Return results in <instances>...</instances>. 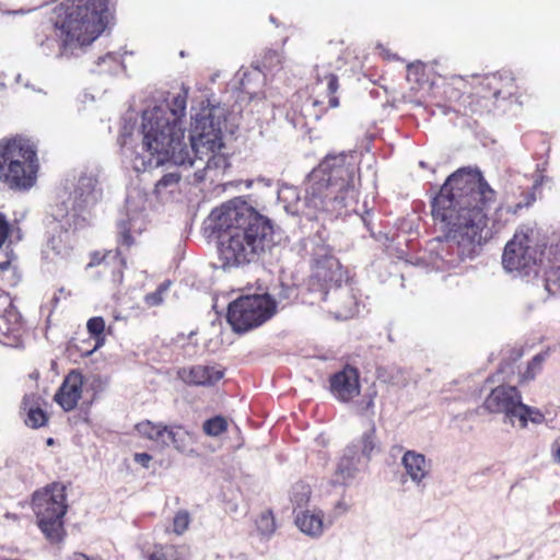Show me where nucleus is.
I'll return each instance as SVG.
<instances>
[{"label":"nucleus","mask_w":560,"mask_h":560,"mask_svg":"<svg viewBox=\"0 0 560 560\" xmlns=\"http://www.w3.org/2000/svg\"><path fill=\"white\" fill-rule=\"evenodd\" d=\"M495 198L480 171L459 168L431 199L432 220L443 234L438 240L451 243L460 260L472 258L482 245Z\"/></svg>","instance_id":"obj_1"},{"label":"nucleus","mask_w":560,"mask_h":560,"mask_svg":"<svg viewBox=\"0 0 560 560\" xmlns=\"http://www.w3.org/2000/svg\"><path fill=\"white\" fill-rule=\"evenodd\" d=\"M187 90L171 102L154 106L142 115V147L154 159L155 165L173 162L190 163L191 156L184 140L182 119L186 115Z\"/></svg>","instance_id":"obj_2"},{"label":"nucleus","mask_w":560,"mask_h":560,"mask_svg":"<svg viewBox=\"0 0 560 560\" xmlns=\"http://www.w3.org/2000/svg\"><path fill=\"white\" fill-rule=\"evenodd\" d=\"M110 18L109 0H71L58 26L60 56L70 57L77 49L94 42Z\"/></svg>","instance_id":"obj_3"},{"label":"nucleus","mask_w":560,"mask_h":560,"mask_svg":"<svg viewBox=\"0 0 560 560\" xmlns=\"http://www.w3.org/2000/svg\"><path fill=\"white\" fill-rule=\"evenodd\" d=\"M318 172H311L305 182L304 205L306 214L312 220H334L355 210L354 195L339 194L329 182L318 177Z\"/></svg>","instance_id":"obj_4"},{"label":"nucleus","mask_w":560,"mask_h":560,"mask_svg":"<svg viewBox=\"0 0 560 560\" xmlns=\"http://www.w3.org/2000/svg\"><path fill=\"white\" fill-rule=\"evenodd\" d=\"M67 487L52 482L34 492L32 508L37 525L50 542H59L66 535L63 517L67 513Z\"/></svg>","instance_id":"obj_5"},{"label":"nucleus","mask_w":560,"mask_h":560,"mask_svg":"<svg viewBox=\"0 0 560 560\" xmlns=\"http://www.w3.org/2000/svg\"><path fill=\"white\" fill-rule=\"evenodd\" d=\"M190 149L191 162L187 165H194L196 160H205L203 171L220 170L225 171L229 166L226 155L219 152L222 147L221 129L215 126L211 115H197L190 129ZM183 165H186L184 163Z\"/></svg>","instance_id":"obj_6"},{"label":"nucleus","mask_w":560,"mask_h":560,"mask_svg":"<svg viewBox=\"0 0 560 560\" xmlns=\"http://www.w3.org/2000/svg\"><path fill=\"white\" fill-rule=\"evenodd\" d=\"M312 172H318V177L329 182L339 194L353 191L354 202L358 203L359 191L355 182L359 180V165L353 154L339 153L327 155Z\"/></svg>","instance_id":"obj_7"},{"label":"nucleus","mask_w":560,"mask_h":560,"mask_svg":"<svg viewBox=\"0 0 560 560\" xmlns=\"http://www.w3.org/2000/svg\"><path fill=\"white\" fill-rule=\"evenodd\" d=\"M348 279V270L339 259L331 254H325L315 258L308 284L312 291L320 292L322 299L327 300L328 293Z\"/></svg>","instance_id":"obj_8"},{"label":"nucleus","mask_w":560,"mask_h":560,"mask_svg":"<svg viewBox=\"0 0 560 560\" xmlns=\"http://www.w3.org/2000/svg\"><path fill=\"white\" fill-rule=\"evenodd\" d=\"M482 407L490 413H504L511 421H524L529 406L522 402V394L515 386L499 385L486 397Z\"/></svg>","instance_id":"obj_9"},{"label":"nucleus","mask_w":560,"mask_h":560,"mask_svg":"<svg viewBox=\"0 0 560 560\" xmlns=\"http://www.w3.org/2000/svg\"><path fill=\"white\" fill-rule=\"evenodd\" d=\"M538 250L529 235L523 231L516 232L504 247L502 265L509 271L525 270L536 266Z\"/></svg>","instance_id":"obj_10"},{"label":"nucleus","mask_w":560,"mask_h":560,"mask_svg":"<svg viewBox=\"0 0 560 560\" xmlns=\"http://www.w3.org/2000/svg\"><path fill=\"white\" fill-rule=\"evenodd\" d=\"M339 88L338 77L334 73L325 74L312 86V94L305 103L306 115L319 119L329 108L339 105L336 92Z\"/></svg>","instance_id":"obj_11"},{"label":"nucleus","mask_w":560,"mask_h":560,"mask_svg":"<svg viewBox=\"0 0 560 560\" xmlns=\"http://www.w3.org/2000/svg\"><path fill=\"white\" fill-rule=\"evenodd\" d=\"M24 324L9 293L0 289V343L18 348L23 342Z\"/></svg>","instance_id":"obj_12"},{"label":"nucleus","mask_w":560,"mask_h":560,"mask_svg":"<svg viewBox=\"0 0 560 560\" xmlns=\"http://www.w3.org/2000/svg\"><path fill=\"white\" fill-rule=\"evenodd\" d=\"M38 161L0 158V179L11 188H30L36 180Z\"/></svg>","instance_id":"obj_13"},{"label":"nucleus","mask_w":560,"mask_h":560,"mask_svg":"<svg viewBox=\"0 0 560 560\" xmlns=\"http://www.w3.org/2000/svg\"><path fill=\"white\" fill-rule=\"evenodd\" d=\"M212 229L219 235H230L240 228H245V200L242 197L232 199L210 213Z\"/></svg>","instance_id":"obj_14"},{"label":"nucleus","mask_w":560,"mask_h":560,"mask_svg":"<svg viewBox=\"0 0 560 560\" xmlns=\"http://www.w3.org/2000/svg\"><path fill=\"white\" fill-rule=\"evenodd\" d=\"M273 245V226L270 220L247 207V247L254 255L264 254Z\"/></svg>","instance_id":"obj_15"},{"label":"nucleus","mask_w":560,"mask_h":560,"mask_svg":"<svg viewBox=\"0 0 560 560\" xmlns=\"http://www.w3.org/2000/svg\"><path fill=\"white\" fill-rule=\"evenodd\" d=\"M480 88L489 94L493 103L514 98L516 103L523 104L520 86L512 71L501 70L487 74L481 80Z\"/></svg>","instance_id":"obj_16"},{"label":"nucleus","mask_w":560,"mask_h":560,"mask_svg":"<svg viewBox=\"0 0 560 560\" xmlns=\"http://www.w3.org/2000/svg\"><path fill=\"white\" fill-rule=\"evenodd\" d=\"M328 383L330 394L339 402L348 404L361 393L360 371L350 364L332 373Z\"/></svg>","instance_id":"obj_17"},{"label":"nucleus","mask_w":560,"mask_h":560,"mask_svg":"<svg viewBox=\"0 0 560 560\" xmlns=\"http://www.w3.org/2000/svg\"><path fill=\"white\" fill-rule=\"evenodd\" d=\"M220 259L223 269H231L241 266L245 261V228L237 226L234 233L219 235Z\"/></svg>","instance_id":"obj_18"},{"label":"nucleus","mask_w":560,"mask_h":560,"mask_svg":"<svg viewBox=\"0 0 560 560\" xmlns=\"http://www.w3.org/2000/svg\"><path fill=\"white\" fill-rule=\"evenodd\" d=\"M177 377L189 386H214L224 376L220 365H190L177 370Z\"/></svg>","instance_id":"obj_19"},{"label":"nucleus","mask_w":560,"mask_h":560,"mask_svg":"<svg viewBox=\"0 0 560 560\" xmlns=\"http://www.w3.org/2000/svg\"><path fill=\"white\" fill-rule=\"evenodd\" d=\"M277 313V302L269 295H247V330L257 328Z\"/></svg>","instance_id":"obj_20"},{"label":"nucleus","mask_w":560,"mask_h":560,"mask_svg":"<svg viewBox=\"0 0 560 560\" xmlns=\"http://www.w3.org/2000/svg\"><path fill=\"white\" fill-rule=\"evenodd\" d=\"M328 311L337 319H349L358 312V299L351 287H342V284L328 293L327 300Z\"/></svg>","instance_id":"obj_21"},{"label":"nucleus","mask_w":560,"mask_h":560,"mask_svg":"<svg viewBox=\"0 0 560 560\" xmlns=\"http://www.w3.org/2000/svg\"><path fill=\"white\" fill-rule=\"evenodd\" d=\"M83 378L81 373L72 371L63 380L55 394L56 402L65 410H73L82 396Z\"/></svg>","instance_id":"obj_22"},{"label":"nucleus","mask_w":560,"mask_h":560,"mask_svg":"<svg viewBox=\"0 0 560 560\" xmlns=\"http://www.w3.org/2000/svg\"><path fill=\"white\" fill-rule=\"evenodd\" d=\"M102 197V190L97 189V179L90 175H82L73 190V209L83 211L94 207Z\"/></svg>","instance_id":"obj_23"},{"label":"nucleus","mask_w":560,"mask_h":560,"mask_svg":"<svg viewBox=\"0 0 560 560\" xmlns=\"http://www.w3.org/2000/svg\"><path fill=\"white\" fill-rule=\"evenodd\" d=\"M0 158L38 161L35 145L22 136L1 139Z\"/></svg>","instance_id":"obj_24"},{"label":"nucleus","mask_w":560,"mask_h":560,"mask_svg":"<svg viewBox=\"0 0 560 560\" xmlns=\"http://www.w3.org/2000/svg\"><path fill=\"white\" fill-rule=\"evenodd\" d=\"M45 405V400L38 394L24 395L21 409L25 413L24 422L28 428L39 429L48 423L49 416L44 409Z\"/></svg>","instance_id":"obj_25"},{"label":"nucleus","mask_w":560,"mask_h":560,"mask_svg":"<svg viewBox=\"0 0 560 560\" xmlns=\"http://www.w3.org/2000/svg\"><path fill=\"white\" fill-rule=\"evenodd\" d=\"M407 475L416 483H420L430 472L431 464L425 456L416 451H407L401 458Z\"/></svg>","instance_id":"obj_26"},{"label":"nucleus","mask_w":560,"mask_h":560,"mask_svg":"<svg viewBox=\"0 0 560 560\" xmlns=\"http://www.w3.org/2000/svg\"><path fill=\"white\" fill-rule=\"evenodd\" d=\"M463 98V115H482L491 110L493 104L491 97L486 91H482L479 86V91L468 95H462Z\"/></svg>","instance_id":"obj_27"},{"label":"nucleus","mask_w":560,"mask_h":560,"mask_svg":"<svg viewBox=\"0 0 560 560\" xmlns=\"http://www.w3.org/2000/svg\"><path fill=\"white\" fill-rule=\"evenodd\" d=\"M295 525L307 536L318 537L323 533L324 523L322 512L302 511L295 516Z\"/></svg>","instance_id":"obj_28"},{"label":"nucleus","mask_w":560,"mask_h":560,"mask_svg":"<svg viewBox=\"0 0 560 560\" xmlns=\"http://www.w3.org/2000/svg\"><path fill=\"white\" fill-rule=\"evenodd\" d=\"M225 317L234 332H245V295H240L229 303Z\"/></svg>","instance_id":"obj_29"},{"label":"nucleus","mask_w":560,"mask_h":560,"mask_svg":"<svg viewBox=\"0 0 560 560\" xmlns=\"http://www.w3.org/2000/svg\"><path fill=\"white\" fill-rule=\"evenodd\" d=\"M252 67L265 77L273 74L282 68L281 55L277 50L267 49L252 62Z\"/></svg>","instance_id":"obj_30"},{"label":"nucleus","mask_w":560,"mask_h":560,"mask_svg":"<svg viewBox=\"0 0 560 560\" xmlns=\"http://www.w3.org/2000/svg\"><path fill=\"white\" fill-rule=\"evenodd\" d=\"M137 431L148 440L168 445L166 440L171 427L163 423H155L150 420H144L136 424Z\"/></svg>","instance_id":"obj_31"},{"label":"nucleus","mask_w":560,"mask_h":560,"mask_svg":"<svg viewBox=\"0 0 560 560\" xmlns=\"http://www.w3.org/2000/svg\"><path fill=\"white\" fill-rule=\"evenodd\" d=\"M104 262L113 265L116 272H119V268L121 267V253L119 249L95 250L91 253L86 268L103 266Z\"/></svg>","instance_id":"obj_32"},{"label":"nucleus","mask_w":560,"mask_h":560,"mask_svg":"<svg viewBox=\"0 0 560 560\" xmlns=\"http://www.w3.org/2000/svg\"><path fill=\"white\" fill-rule=\"evenodd\" d=\"M255 532L261 538H268L276 532V520L271 510L262 511L254 520Z\"/></svg>","instance_id":"obj_33"},{"label":"nucleus","mask_w":560,"mask_h":560,"mask_svg":"<svg viewBox=\"0 0 560 560\" xmlns=\"http://www.w3.org/2000/svg\"><path fill=\"white\" fill-rule=\"evenodd\" d=\"M147 560H184L179 548L173 544H156L153 551L147 556Z\"/></svg>","instance_id":"obj_34"},{"label":"nucleus","mask_w":560,"mask_h":560,"mask_svg":"<svg viewBox=\"0 0 560 560\" xmlns=\"http://www.w3.org/2000/svg\"><path fill=\"white\" fill-rule=\"evenodd\" d=\"M105 328L106 324L102 316H94L88 320L86 329L91 338H93L95 341L94 349H97L105 343Z\"/></svg>","instance_id":"obj_35"},{"label":"nucleus","mask_w":560,"mask_h":560,"mask_svg":"<svg viewBox=\"0 0 560 560\" xmlns=\"http://www.w3.org/2000/svg\"><path fill=\"white\" fill-rule=\"evenodd\" d=\"M311 494L310 485L299 480L291 487L290 500L296 508H302L308 503Z\"/></svg>","instance_id":"obj_36"},{"label":"nucleus","mask_w":560,"mask_h":560,"mask_svg":"<svg viewBox=\"0 0 560 560\" xmlns=\"http://www.w3.org/2000/svg\"><path fill=\"white\" fill-rule=\"evenodd\" d=\"M547 353H538L536 354L528 363L523 373L520 374V384L527 383L533 381L541 371L542 365L545 363Z\"/></svg>","instance_id":"obj_37"},{"label":"nucleus","mask_w":560,"mask_h":560,"mask_svg":"<svg viewBox=\"0 0 560 560\" xmlns=\"http://www.w3.org/2000/svg\"><path fill=\"white\" fill-rule=\"evenodd\" d=\"M180 179L182 175L178 172H171L163 175L154 186V194L161 196L167 192H174Z\"/></svg>","instance_id":"obj_38"},{"label":"nucleus","mask_w":560,"mask_h":560,"mask_svg":"<svg viewBox=\"0 0 560 560\" xmlns=\"http://www.w3.org/2000/svg\"><path fill=\"white\" fill-rule=\"evenodd\" d=\"M229 423L223 416H214L207 419L202 424V431L206 435L217 438L226 432Z\"/></svg>","instance_id":"obj_39"},{"label":"nucleus","mask_w":560,"mask_h":560,"mask_svg":"<svg viewBox=\"0 0 560 560\" xmlns=\"http://www.w3.org/2000/svg\"><path fill=\"white\" fill-rule=\"evenodd\" d=\"M524 355L522 347H513L505 351L499 371L501 373L514 374L513 365Z\"/></svg>","instance_id":"obj_40"},{"label":"nucleus","mask_w":560,"mask_h":560,"mask_svg":"<svg viewBox=\"0 0 560 560\" xmlns=\"http://www.w3.org/2000/svg\"><path fill=\"white\" fill-rule=\"evenodd\" d=\"M189 439V433L183 429L180 425L171 427L168 432L167 441L168 444L172 443L174 447L180 452L186 451L187 448V440Z\"/></svg>","instance_id":"obj_41"},{"label":"nucleus","mask_w":560,"mask_h":560,"mask_svg":"<svg viewBox=\"0 0 560 560\" xmlns=\"http://www.w3.org/2000/svg\"><path fill=\"white\" fill-rule=\"evenodd\" d=\"M407 81L417 85H422L427 81L425 65L417 61L407 66Z\"/></svg>","instance_id":"obj_42"},{"label":"nucleus","mask_w":560,"mask_h":560,"mask_svg":"<svg viewBox=\"0 0 560 560\" xmlns=\"http://www.w3.org/2000/svg\"><path fill=\"white\" fill-rule=\"evenodd\" d=\"M190 522L191 517L188 511H177L173 518V533L178 536L183 535L188 529Z\"/></svg>","instance_id":"obj_43"},{"label":"nucleus","mask_w":560,"mask_h":560,"mask_svg":"<svg viewBox=\"0 0 560 560\" xmlns=\"http://www.w3.org/2000/svg\"><path fill=\"white\" fill-rule=\"evenodd\" d=\"M546 289L551 293L560 292V265L546 272Z\"/></svg>","instance_id":"obj_44"},{"label":"nucleus","mask_w":560,"mask_h":560,"mask_svg":"<svg viewBox=\"0 0 560 560\" xmlns=\"http://www.w3.org/2000/svg\"><path fill=\"white\" fill-rule=\"evenodd\" d=\"M119 229V242L121 245L126 247H130L133 245L135 241L131 235V223L129 220L121 221L118 225Z\"/></svg>","instance_id":"obj_45"},{"label":"nucleus","mask_w":560,"mask_h":560,"mask_svg":"<svg viewBox=\"0 0 560 560\" xmlns=\"http://www.w3.org/2000/svg\"><path fill=\"white\" fill-rule=\"evenodd\" d=\"M125 268H126V260L121 256V267L119 268V272H116V270L113 268V265H110L108 262H104V265H103V272L104 273H108V276L110 278V281L113 283L119 284V283L122 282Z\"/></svg>","instance_id":"obj_46"},{"label":"nucleus","mask_w":560,"mask_h":560,"mask_svg":"<svg viewBox=\"0 0 560 560\" xmlns=\"http://www.w3.org/2000/svg\"><path fill=\"white\" fill-rule=\"evenodd\" d=\"M166 289H167L166 284H164V283L160 284L159 288L154 292L148 293L144 296V303L149 307L159 306L163 302V294L166 291Z\"/></svg>","instance_id":"obj_47"},{"label":"nucleus","mask_w":560,"mask_h":560,"mask_svg":"<svg viewBox=\"0 0 560 560\" xmlns=\"http://www.w3.org/2000/svg\"><path fill=\"white\" fill-rule=\"evenodd\" d=\"M375 447V428H372L370 431L365 432L361 439V448L362 453L365 456H370Z\"/></svg>","instance_id":"obj_48"},{"label":"nucleus","mask_w":560,"mask_h":560,"mask_svg":"<svg viewBox=\"0 0 560 560\" xmlns=\"http://www.w3.org/2000/svg\"><path fill=\"white\" fill-rule=\"evenodd\" d=\"M524 418H525L524 421L518 420L520 427L522 429L527 427L528 421H532L533 423H541L545 420L544 413L540 410L532 408V407H529V411L526 412V415H524Z\"/></svg>","instance_id":"obj_49"},{"label":"nucleus","mask_w":560,"mask_h":560,"mask_svg":"<svg viewBox=\"0 0 560 560\" xmlns=\"http://www.w3.org/2000/svg\"><path fill=\"white\" fill-rule=\"evenodd\" d=\"M374 397L375 393L372 395H365L361 401L358 402L357 408L358 412L361 415L371 413L373 415L374 411Z\"/></svg>","instance_id":"obj_50"},{"label":"nucleus","mask_w":560,"mask_h":560,"mask_svg":"<svg viewBox=\"0 0 560 560\" xmlns=\"http://www.w3.org/2000/svg\"><path fill=\"white\" fill-rule=\"evenodd\" d=\"M10 231L11 229L9 221L7 220L5 215L0 212V248L9 237Z\"/></svg>","instance_id":"obj_51"},{"label":"nucleus","mask_w":560,"mask_h":560,"mask_svg":"<svg viewBox=\"0 0 560 560\" xmlns=\"http://www.w3.org/2000/svg\"><path fill=\"white\" fill-rule=\"evenodd\" d=\"M136 463L140 464L142 467L148 468L149 464L152 459V456L148 453H136L133 456Z\"/></svg>","instance_id":"obj_52"},{"label":"nucleus","mask_w":560,"mask_h":560,"mask_svg":"<svg viewBox=\"0 0 560 560\" xmlns=\"http://www.w3.org/2000/svg\"><path fill=\"white\" fill-rule=\"evenodd\" d=\"M551 450L555 459L560 464V439L553 442Z\"/></svg>","instance_id":"obj_53"},{"label":"nucleus","mask_w":560,"mask_h":560,"mask_svg":"<svg viewBox=\"0 0 560 560\" xmlns=\"http://www.w3.org/2000/svg\"><path fill=\"white\" fill-rule=\"evenodd\" d=\"M503 211H505L506 213H511L512 215L516 214V209L515 210H512L510 207H504V206H499L495 210V214L499 215L500 213H502Z\"/></svg>","instance_id":"obj_54"},{"label":"nucleus","mask_w":560,"mask_h":560,"mask_svg":"<svg viewBox=\"0 0 560 560\" xmlns=\"http://www.w3.org/2000/svg\"><path fill=\"white\" fill-rule=\"evenodd\" d=\"M254 101H255V97H253V96H250V97L248 98V104L252 106V108H250V112H252V113H253V103H254Z\"/></svg>","instance_id":"obj_55"},{"label":"nucleus","mask_w":560,"mask_h":560,"mask_svg":"<svg viewBox=\"0 0 560 560\" xmlns=\"http://www.w3.org/2000/svg\"><path fill=\"white\" fill-rule=\"evenodd\" d=\"M47 444H48V445L54 444V440H52L51 438H49V439L47 440Z\"/></svg>","instance_id":"obj_56"},{"label":"nucleus","mask_w":560,"mask_h":560,"mask_svg":"<svg viewBox=\"0 0 560 560\" xmlns=\"http://www.w3.org/2000/svg\"><path fill=\"white\" fill-rule=\"evenodd\" d=\"M252 186V182L250 180H247V184H246V187H250Z\"/></svg>","instance_id":"obj_57"}]
</instances>
